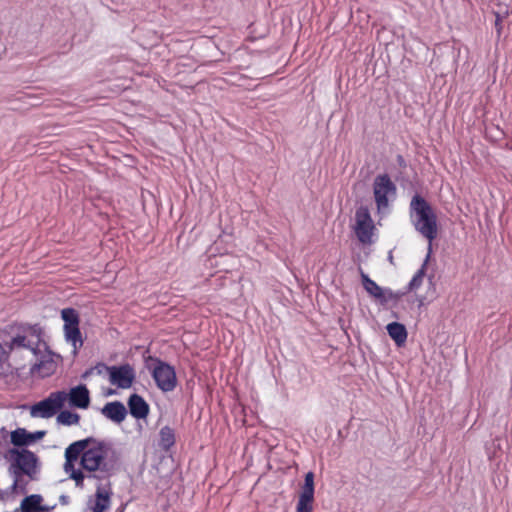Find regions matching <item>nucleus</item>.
<instances>
[{
	"mask_svg": "<svg viewBox=\"0 0 512 512\" xmlns=\"http://www.w3.org/2000/svg\"><path fill=\"white\" fill-rule=\"evenodd\" d=\"M59 393L64 394L65 402L69 401V404L72 407L87 409L90 405V392L88 388L83 384L72 387L69 392L62 390L59 391Z\"/></svg>",
	"mask_w": 512,
	"mask_h": 512,
	"instance_id": "f8f14e48",
	"label": "nucleus"
},
{
	"mask_svg": "<svg viewBox=\"0 0 512 512\" xmlns=\"http://www.w3.org/2000/svg\"><path fill=\"white\" fill-rule=\"evenodd\" d=\"M0 500H4V493L0 490Z\"/></svg>",
	"mask_w": 512,
	"mask_h": 512,
	"instance_id": "a878e982",
	"label": "nucleus"
},
{
	"mask_svg": "<svg viewBox=\"0 0 512 512\" xmlns=\"http://www.w3.org/2000/svg\"><path fill=\"white\" fill-rule=\"evenodd\" d=\"M144 362L158 389L166 393L176 388L177 376L173 366L151 355L144 356Z\"/></svg>",
	"mask_w": 512,
	"mask_h": 512,
	"instance_id": "20e7f679",
	"label": "nucleus"
},
{
	"mask_svg": "<svg viewBox=\"0 0 512 512\" xmlns=\"http://www.w3.org/2000/svg\"><path fill=\"white\" fill-rule=\"evenodd\" d=\"M410 208L414 212L415 229L431 243L438 234L437 216L431 205L420 195H415L410 203Z\"/></svg>",
	"mask_w": 512,
	"mask_h": 512,
	"instance_id": "f03ea898",
	"label": "nucleus"
},
{
	"mask_svg": "<svg viewBox=\"0 0 512 512\" xmlns=\"http://www.w3.org/2000/svg\"><path fill=\"white\" fill-rule=\"evenodd\" d=\"M128 408L130 414L136 419L146 418L149 414V405L143 399L142 396L138 394L130 395L128 399Z\"/></svg>",
	"mask_w": 512,
	"mask_h": 512,
	"instance_id": "ddd939ff",
	"label": "nucleus"
},
{
	"mask_svg": "<svg viewBox=\"0 0 512 512\" xmlns=\"http://www.w3.org/2000/svg\"><path fill=\"white\" fill-rule=\"evenodd\" d=\"M388 335L394 340L397 346L401 347L407 340V330L405 326L399 322L389 323L386 327Z\"/></svg>",
	"mask_w": 512,
	"mask_h": 512,
	"instance_id": "dca6fc26",
	"label": "nucleus"
},
{
	"mask_svg": "<svg viewBox=\"0 0 512 512\" xmlns=\"http://www.w3.org/2000/svg\"><path fill=\"white\" fill-rule=\"evenodd\" d=\"M57 363L52 358H43L32 368V373L35 376L46 378L56 372Z\"/></svg>",
	"mask_w": 512,
	"mask_h": 512,
	"instance_id": "2eb2a0df",
	"label": "nucleus"
},
{
	"mask_svg": "<svg viewBox=\"0 0 512 512\" xmlns=\"http://www.w3.org/2000/svg\"><path fill=\"white\" fill-rule=\"evenodd\" d=\"M57 422L65 426L78 425L80 422V415L69 410H60L57 415Z\"/></svg>",
	"mask_w": 512,
	"mask_h": 512,
	"instance_id": "5701e85b",
	"label": "nucleus"
},
{
	"mask_svg": "<svg viewBox=\"0 0 512 512\" xmlns=\"http://www.w3.org/2000/svg\"><path fill=\"white\" fill-rule=\"evenodd\" d=\"M65 404V396L59 391L49 394V396L35 404L30 408L32 417L48 419L56 415Z\"/></svg>",
	"mask_w": 512,
	"mask_h": 512,
	"instance_id": "0eeeda50",
	"label": "nucleus"
},
{
	"mask_svg": "<svg viewBox=\"0 0 512 512\" xmlns=\"http://www.w3.org/2000/svg\"><path fill=\"white\" fill-rule=\"evenodd\" d=\"M10 352L18 348L29 349L31 351H35L33 344L28 340L25 335L17 334L11 338L10 342L6 343Z\"/></svg>",
	"mask_w": 512,
	"mask_h": 512,
	"instance_id": "aec40b11",
	"label": "nucleus"
},
{
	"mask_svg": "<svg viewBox=\"0 0 512 512\" xmlns=\"http://www.w3.org/2000/svg\"><path fill=\"white\" fill-rule=\"evenodd\" d=\"M373 193L377 209L379 211L386 209L389 205V195L396 193V186L388 174H380L375 177Z\"/></svg>",
	"mask_w": 512,
	"mask_h": 512,
	"instance_id": "6e6552de",
	"label": "nucleus"
},
{
	"mask_svg": "<svg viewBox=\"0 0 512 512\" xmlns=\"http://www.w3.org/2000/svg\"><path fill=\"white\" fill-rule=\"evenodd\" d=\"M428 258H429V254L427 255V258H426L425 262L423 263V265L421 266V268L415 273V275L409 282L408 288L410 291L416 290L422 285L423 279L425 276L426 264H427Z\"/></svg>",
	"mask_w": 512,
	"mask_h": 512,
	"instance_id": "b1692460",
	"label": "nucleus"
},
{
	"mask_svg": "<svg viewBox=\"0 0 512 512\" xmlns=\"http://www.w3.org/2000/svg\"><path fill=\"white\" fill-rule=\"evenodd\" d=\"M102 413L110 420L121 423L127 415V410L123 403L119 401L109 402L102 409Z\"/></svg>",
	"mask_w": 512,
	"mask_h": 512,
	"instance_id": "4468645a",
	"label": "nucleus"
},
{
	"mask_svg": "<svg viewBox=\"0 0 512 512\" xmlns=\"http://www.w3.org/2000/svg\"><path fill=\"white\" fill-rule=\"evenodd\" d=\"M10 355L11 352L7 345L0 342V376L7 375L12 369Z\"/></svg>",
	"mask_w": 512,
	"mask_h": 512,
	"instance_id": "6ab92c4d",
	"label": "nucleus"
},
{
	"mask_svg": "<svg viewBox=\"0 0 512 512\" xmlns=\"http://www.w3.org/2000/svg\"><path fill=\"white\" fill-rule=\"evenodd\" d=\"M43 498L39 494H32L25 497L20 505L21 512H42L45 508L41 505Z\"/></svg>",
	"mask_w": 512,
	"mask_h": 512,
	"instance_id": "f3484780",
	"label": "nucleus"
},
{
	"mask_svg": "<svg viewBox=\"0 0 512 512\" xmlns=\"http://www.w3.org/2000/svg\"><path fill=\"white\" fill-rule=\"evenodd\" d=\"M31 433L27 432L24 428H18L11 432V443L14 446H26L28 444L32 443V440L30 439Z\"/></svg>",
	"mask_w": 512,
	"mask_h": 512,
	"instance_id": "412c9836",
	"label": "nucleus"
},
{
	"mask_svg": "<svg viewBox=\"0 0 512 512\" xmlns=\"http://www.w3.org/2000/svg\"><path fill=\"white\" fill-rule=\"evenodd\" d=\"M110 505V496L106 491L97 490L91 509L93 512H104Z\"/></svg>",
	"mask_w": 512,
	"mask_h": 512,
	"instance_id": "4be33fe9",
	"label": "nucleus"
},
{
	"mask_svg": "<svg viewBox=\"0 0 512 512\" xmlns=\"http://www.w3.org/2000/svg\"><path fill=\"white\" fill-rule=\"evenodd\" d=\"M314 503V473L308 472L304 478V485L301 488L299 499L296 505V512H312Z\"/></svg>",
	"mask_w": 512,
	"mask_h": 512,
	"instance_id": "9d476101",
	"label": "nucleus"
},
{
	"mask_svg": "<svg viewBox=\"0 0 512 512\" xmlns=\"http://www.w3.org/2000/svg\"><path fill=\"white\" fill-rule=\"evenodd\" d=\"M361 281L367 293L381 303H387L389 300H398L401 296L391 290L383 289L363 271H361Z\"/></svg>",
	"mask_w": 512,
	"mask_h": 512,
	"instance_id": "9b49d317",
	"label": "nucleus"
},
{
	"mask_svg": "<svg viewBox=\"0 0 512 512\" xmlns=\"http://www.w3.org/2000/svg\"><path fill=\"white\" fill-rule=\"evenodd\" d=\"M375 229L370 212L366 207H359L355 213L354 232L357 239L362 244L372 242L373 231Z\"/></svg>",
	"mask_w": 512,
	"mask_h": 512,
	"instance_id": "1a4fd4ad",
	"label": "nucleus"
},
{
	"mask_svg": "<svg viewBox=\"0 0 512 512\" xmlns=\"http://www.w3.org/2000/svg\"><path fill=\"white\" fill-rule=\"evenodd\" d=\"M61 318L64 322L63 332L65 340L73 346V353L77 354L83 346L84 340L80 331V316L74 308L61 310Z\"/></svg>",
	"mask_w": 512,
	"mask_h": 512,
	"instance_id": "423d86ee",
	"label": "nucleus"
},
{
	"mask_svg": "<svg viewBox=\"0 0 512 512\" xmlns=\"http://www.w3.org/2000/svg\"><path fill=\"white\" fill-rule=\"evenodd\" d=\"M159 446L168 451L175 444V433L174 430L169 426H164L161 428L160 433Z\"/></svg>",
	"mask_w": 512,
	"mask_h": 512,
	"instance_id": "a211bd4d",
	"label": "nucleus"
},
{
	"mask_svg": "<svg viewBox=\"0 0 512 512\" xmlns=\"http://www.w3.org/2000/svg\"><path fill=\"white\" fill-rule=\"evenodd\" d=\"M12 467H15L17 471L14 472V481L11 485V491L17 493L20 489L21 493H25L26 489L21 485V474L27 475L30 479H34L37 472V457L36 455L27 449H10L8 451Z\"/></svg>",
	"mask_w": 512,
	"mask_h": 512,
	"instance_id": "7ed1b4c3",
	"label": "nucleus"
},
{
	"mask_svg": "<svg viewBox=\"0 0 512 512\" xmlns=\"http://www.w3.org/2000/svg\"><path fill=\"white\" fill-rule=\"evenodd\" d=\"M45 435H46V431H36L34 433H31L30 439L32 440V443H33V442H36V441L42 439Z\"/></svg>",
	"mask_w": 512,
	"mask_h": 512,
	"instance_id": "393cba45",
	"label": "nucleus"
},
{
	"mask_svg": "<svg viewBox=\"0 0 512 512\" xmlns=\"http://www.w3.org/2000/svg\"><path fill=\"white\" fill-rule=\"evenodd\" d=\"M64 457V471L75 481L77 487L83 486V470L109 473L115 469L118 461L111 444L92 437L71 443L65 449Z\"/></svg>",
	"mask_w": 512,
	"mask_h": 512,
	"instance_id": "f257e3e1",
	"label": "nucleus"
},
{
	"mask_svg": "<svg viewBox=\"0 0 512 512\" xmlns=\"http://www.w3.org/2000/svg\"><path fill=\"white\" fill-rule=\"evenodd\" d=\"M94 370H96L98 374L106 372L108 374V380L110 384L117 387L118 389L131 388L136 379L135 369L129 363L113 366H108L104 363H98L94 368L87 370L82 377L86 378Z\"/></svg>",
	"mask_w": 512,
	"mask_h": 512,
	"instance_id": "39448f33",
	"label": "nucleus"
}]
</instances>
